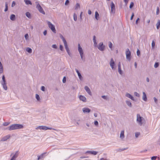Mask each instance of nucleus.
<instances>
[{
    "mask_svg": "<svg viewBox=\"0 0 160 160\" xmlns=\"http://www.w3.org/2000/svg\"><path fill=\"white\" fill-rule=\"evenodd\" d=\"M23 127V126L21 124H14L8 127V128L9 130L11 131L15 129L22 128Z\"/></svg>",
    "mask_w": 160,
    "mask_h": 160,
    "instance_id": "obj_1",
    "label": "nucleus"
},
{
    "mask_svg": "<svg viewBox=\"0 0 160 160\" xmlns=\"http://www.w3.org/2000/svg\"><path fill=\"white\" fill-rule=\"evenodd\" d=\"M35 3L36 4V8L38 9L39 12L43 14H45V12L43 11L42 8L39 4L38 2H36Z\"/></svg>",
    "mask_w": 160,
    "mask_h": 160,
    "instance_id": "obj_2",
    "label": "nucleus"
},
{
    "mask_svg": "<svg viewBox=\"0 0 160 160\" xmlns=\"http://www.w3.org/2000/svg\"><path fill=\"white\" fill-rule=\"evenodd\" d=\"M142 119L143 118L141 117L139 114H137V121L139 125L141 126L142 124Z\"/></svg>",
    "mask_w": 160,
    "mask_h": 160,
    "instance_id": "obj_3",
    "label": "nucleus"
},
{
    "mask_svg": "<svg viewBox=\"0 0 160 160\" xmlns=\"http://www.w3.org/2000/svg\"><path fill=\"white\" fill-rule=\"evenodd\" d=\"M48 27L50 28L52 31L54 33H56V31L55 29L54 26L49 21H48L47 22Z\"/></svg>",
    "mask_w": 160,
    "mask_h": 160,
    "instance_id": "obj_4",
    "label": "nucleus"
},
{
    "mask_svg": "<svg viewBox=\"0 0 160 160\" xmlns=\"http://www.w3.org/2000/svg\"><path fill=\"white\" fill-rule=\"evenodd\" d=\"M78 50L79 52L81 59H83V52L82 48L81 47L80 44H78Z\"/></svg>",
    "mask_w": 160,
    "mask_h": 160,
    "instance_id": "obj_5",
    "label": "nucleus"
},
{
    "mask_svg": "<svg viewBox=\"0 0 160 160\" xmlns=\"http://www.w3.org/2000/svg\"><path fill=\"white\" fill-rule=\"evenodd\" d=\"M98 48L100 51H102L105 48V46L103 44L102 42H100L98 46Z\"/></svg>",
    "mask_w": 160,
    "mask_h": 160,
    "instance_id": "obj_6",
    "label": "nucleus"
},
{
    "mask_svg": "<svg viewBox=\"0 0 160 160\" xmlns=\"http://www.w3.org/2000/svg\"><path fill=\"white\" fill-rule=\"evenodd\" d=\"M38 128L40 129H41L42 130H48V129H50V130L53 129L54 130H56V131L57 130L55 129L52 128H48L45 126H39L38 127Z\"/></svg>",
    "mask_w": 160,
    "mask_h": 160,
    "instance_id": "obj_7",
    "label": "nucleus"
},
{
    "mask_svg": "<svg viewBox=\"0 0 160 160\" xmlns=\"http://www.w3.org/2000/svg\"><path fill=\"white\" fill-rule=\"evenodd\" d=\"M127 58L128 60L130 59L131 52L128 49H127L126 52Z\"/></svg>",
    "mask_w": 160,
    "mask_h": 160,
    "instance_id": "obj_8",
    "label": "nucleus"
},
{
    "mask_svg": "<svg viewBox=\"0 0 160 160\" xmlns=\"http://www.w3.org/2000/svg\"><path fill=\"white\" fill-rule=\"evenodd\" d=\"M111 12L113 13H115V5L113 2L111 3Z\"/></svg>",
    "mask_w": 160,
    "mask_h": 160,
    "instance_id": "obj_9",
    "label": "nucleus"
},
{
    "mask_svg": "<svg viewBox=\"0 0 160 160\" xmlns=\"http://www.w3.org/2000/svg\"><path fill=\"white\" fill-rule=\"evenodd\" d=\"M10 137V135H8L7 136H6L3 137L1 139L0 141L1 142H3L6 141Z\"/></svg>",
    "mask_w": 160,
    "mask_h": 160,
    "instance_id": "obj_10",
    "label": "nucleus"
},
{
    "mask_svg": "<svg viewBox=\"0 0 160 160\" xmlns=\"http://www.w3.org/2000/svg\"><path fill=\"white\" fill-rule=\"evenodd\" d=\"M64 46H65V48L66 49V50L67 51V52L68 54L69 55V56H71V53H70V51L69 50V48L68 47L67 43L64 44Z\"/></svg>",
    "mask_w": 160,
    "mask_h": 160,
    "instance_id": "obj_11",
    "label": "nucleus"
},
{
    "mask_svg": "<svg viewBox=\"0 0 160 160\" xmlns=\"http://www.w3.org/2000/svg\"><path fill=\"white\" fill-rule=\"evenodd\" d=\"M84 89L87 92L89 95H91V92L88 87L87 86H85L84 87Z\"/></svg>",
    "mask_w": 160,
    "mask_h": 160,
    "instance_id": "obj_12",
    "label": "nucleus"
},
{
    "mask_svg": "<svg viewBox=\"0 0 160 160\" xmlns=\"http://www.w3.org/2000/svg\"><path fill=\"white\" fill-rule=\"evenodd\" d=\"M82 110L84 113H89L91 111V110L88 108H84L82 109Z\"/></svg>",
    "mask_w": 160,
    "mask_h": 160,
    "instance_id": "obj_13",
    "label": "nucleus"
},
{
    "mask_svg": "<svg viewBox=\"0 0 160 160\" xmlns=\"http://www.w3.org/2000/svg\"><path fill=\"white\" fill-rule=\"evenodd\" d=\"M98 153V152L94 151H87L86 153H89L93 155H96Z\"/></svg>",
    "mask_w": 160,
    "mask_h": 160,
    "instance_id": "obj_14",
    "label": "nucleus"
},
{
    "mask_svg": "<svg viewBox=\"0 0 160 160\" xmlns=\"http://www.w3.org/2000/svg\"><path fill=\"white\" fill-rule=\"evenodd\" d=\"M18 151H17L10 160H15L18 156Z\"/></svg>",
    "mask_w": 160,
    "mask_h": 160,
    "instance_id": "obj_15",
    "label": "nucleus"
},
{
    "mask_svg": "<svg viewBox=\"0 0 160 160\" xmlns=\"http://www.w3.org/2000/svg\"><path fill=\"white\" fill-rule=\"evenodd\" d=\"M79 99L84 102H86V98L84 96L81 95L79 96Z\"/></svg>",
    "mask_w": 160,
    "mask_h": 160,
    "instance_id": "obj_16",
    "label": "nucleus"
},
{
    "mask_svg": "<svg viewBox=\"0 0 160 160\" xmlns=\"http://www.w3.org/2000/svg\"><path fill=\"white\" fill-rule=\"evenodd\" d=\"M109 64L110 65L112 69H115V68H114L115 64L114 61H110Z\"/></svg>",
    "mask_w": 160,
    "mask_h": 160,
    "instance_id": "obj_17",
    "label": "nucleus"
},
{
    "mask_svg": "<svg viewBox=\"0 0 160 160\" xmlns=\"http://www.w3.org/2000/svg\"><path fill=\"white\" fill-rule=\"evenodd\" d=\"M76 71L77 72L78 76V77L79 78V79L80 80H82L83 79V78L82 77L81 75V74L79 72V71L77 69H75Z\"/></svg>",
    "mask_w": 160,
    "mask_h": 160,
    "instance_id": "obj_18",
    "label": "nucleus"
},
{
    "mask_svg": "<svg viewBox=\"0 0 160 160\" xmlns=\"http://www.w3.org/2000/svg\"><path fill=\"white\" fill-rule=\"evenodd\" d=\"M126 96L129 98H130L132 100H134L133 97H132L130 94L129 93H127L126 94Z\"/></svg>",
    "mask_w": 160,
    "mask_h": 160,
    "instance_id": "obj_19",
    "label": "nucleus"
},
{
    "mask_svg": "<svg viewBox=\"0 0 160 160\" xmlns=\"http://www.w3.org/2000/svg\"><path fill=\"white\" fill-rule=\"evenodd\" d=\"M1 83L2 86V87H3V89L5 90H7V88H8L7 86L6 85L7 83L4 82V83Z\"/></svg>",
    "mask_w": 160,
    "mask_h": 160,
    "instance_id": "obj_20",
    "label": "nucleus"
},
{
    "mask_svg": "<svg viewBox=\"0 0 160 160\" xmlns=\"http://www.w3.org/2000/svg\"><path fill=\"white\" fill-rule=\"evenodd\" d=\"M60 37L61 39H62V40L63 41V42L64 43V44L67 43V42L65 40V39L62 34H60Z\"/></svg>",
    "mask_w": 160,
    "mask_h": 160,
    "instance_id": "obj_21",
    "label": "nucleus"
},
{
    "mask_svg": "<svg viewBox=\"0 0 160 160\" xmlns=\"http://www.w3.org/2000/svg\"><path fill=\"white\" fill-rule=\"evenodd\" d=\"M142 99L145 101L147 100V96L146 93L144 92H143Z\"/></svg>",
    "mask_w": 160,
    "mask_h": 160,
    "instance_id": "obj_22",
    "label": "nucleus"
},
{
    "mask_svg": "<svg viewBox=\"0 0 160 160\" xmlns=\"http://www.w3.org/2000/svg\"><path fill=\"white\" fill-rule=\"evenodd\" d=\"M124 132L123 130L121 131V133L120 134V138L121 139H123L124 137Z\"/></svg>",
    "mask_w": 160,
    "mask_h": 160,
    "instance_id": "obj_23",
    "label": "nucleus"
},
{
    "mask_svg": "<svg viewBox=\"0 0 160 160\" xmlns=\"http://www.w3.org/2000/svg\"><path fill=\"white\" fill-rule=\"evenodd\" d=\"M15 15L14 14H12L10 17V19L12 21H14L15 19Z\"/></svg>",
    "mask_w": 160,
    "mask_h": 160,
    "instance_id": "obj_24",
    "label": "nucleus"
},
{
    "mask_svg": "<svg viewBox=\"0 0 160 160\" xmlns=\"http://www.w3.org/2000/svg\"><path fill=\"white\" fill-rule=\"evenodd\" d=\"M3 71V66L1 62H0V73H2Z\"/></svg>",
    "mask_w": 160,
    "mask_h": 160,
    "instance_id": "obj_25",
    "label": "nucleus"
},
{
    "mask_svg": "<svg viewBox=\"0 0 160 160\" xmlns=\"http://www.w3.org/2000/svg\"><path fill=\"white\" fill-rule=\"evenodd\" d=\"M96 36L94 35L93 36V42L95 46H96L97 45V42H96Z\"/></svg>",
    "mask_w": 160,
    "mask_h": 160,
    "instance_id": "obj_26",
    "label": "nucleus"
},
{
    "mask_svg": "<svg viewBox=\"0 0 160 160\" xmlns=\"http://www.w3.org/2000/svg\"><path fill=\"white\" fill-rule=\"evenodd\" d=\"M157 26V29H158L160 27V20H158V22L156 24Z\"/></svg>",
    "mask_w": 160,
    "mask_h": 160,
    "instance_id": "obj_27",
    "label": "nucleus"
},
{
    "mask_svg": "<svg viewBox=\"0 0 160 160\" xmlns=\"http://www.w3.org/2000/svg\"><path fill=\"white\" fill-rule=\"evenodd\" d=\"M24 1L25 2V3L27 5H28V4L32 5V3L29 0H24Z\"/></svg>",
    "mask_w": 160,
    "mask_h": 160,
    "instance_id": "obj_28",
    "label": "nucleus"
},
{
    "mask_svg": "<svg viewBox=\"0 0 160 160\" xmlns=\"http://www.w3.org/2000/svg\"><path fill=\"white\" fill-rule=\"evenodd\" d=\"M126 103L130 107H132V103L131 102L129 101H126Z\"/></svg>",
    "mask_w": 160,
    "mask_h": 160,
    "instance_id": "obj_29",
    "label": "nucleus"
},
{
    "mask_svg": "<svg viewBox=\"0 0 160 160\" xmlns=\"http://www.w3.org/2000/svg\"><path fill=\"white\" fill-rule=\"evenodd\" d=\"M118 72L121 75H122L123 73V72L121 70V67H118Z\"/></svg>",
    "mask_w": 160,
    "mask_h": 160,
    "instance_id": "obj_30",
    "label": "nucleus"
},
{
    "mask_svg": "<svg viewBox=\"0 0 160 160\" xmlns=\"http://www.w3.org/2000/svg\"><path fill=\"white\" fill-rule=\"evenodd\" d=\"M45 154V153H42L40 156H38V160H39L40 159L43 158L44 154Z\"/></svg>",
    "mask_w": 160,
    "mask_h": 160,
    "instance_id": "obj_31",
    "label": "nucleus"
},
{
    "mask_svg": "<svg viewBox=\"0 0 160 160\" xmlns=\"http://www.w3.org/2000/svg\"><path fill=\"white\" fill-rule=\"evenodd\" d=\"M2 81H1V83H4L6 82V81L5 79V77L4 75H3L2 77Z\"/></svg>",
    "mask_w": 160,
    "mask_h": 160,
    "instance_id": "obj_32",
    "label": "nucleus"
},
{
    "mask_svg": "<svg viewBox=\"0 0 160 160\" xmlns=\"http://www.w3.org/2000/svg\"><path fill=\"white\" fill-rule=\"evenodd\" d=\"M26 50L29 53H31L32 51V49L29 48H27L26 49Z\"/></svg>",
    "mask_w": 160,
    "mask_h": 160,
    "instance_id": "obj_33",
    "label": "nucleus"
},
{
    "mask_svg": "<svg viewBox=\"0 0 160 160\" xmlns=\"http://www.w3.org/2000/svg\"><path fill=\"white\" fill-rule=\"evenodd\" d=\"M99 16V14L98 13L97 11H96L95 12V18L97 20H98V17Z\"/></svg>",
    "mask_w": 160,
    "mask_h": 160,
    "instance_id": "obj_34",
    "label": "nucleus"
},
{
    "mask_svg": "<svg viewBox=\"0 0 160 160\" xmlns=\"http://www.w3.org/2000/svg\"><path fill=\"white\" fill-rule=\"evenodd\" d=\"M35 98L38 101H40V97L38 94H36Z\"/></svg>",
    "mask_w": 160,
    "mask_h": 160,
    "instance_id": "obj_35",
    "label": "nucleus"
},
{
    "mask_svg": "<svg viewBox=\"0 0 160 160\" xmlns=\"http://www.w3.org/2000/svg\"><path fill=\"white\" fill-rule=\"evenodd\" d=\"M73 18L74 20L75 21H76L77 19V15L75 13H74L73 14Z\"/></svg>",
    "mask_w": 160,
    "mask_h": 160,
    "instance_id": "obj_36",
    "label": "nucleus"
},
{
    "mask_svg": "<svg viewBox=\"0 0 160 160\" xmlns=\"http://www.w3.org/2000/svg\"><path fill=\"white\" fill-rule=\"evenodd\" d=\"M80 8V6L79 3H77L76 5L75 9H78V8Z\"/></svg>",
    "mask_w": 160,
    "mask_h": 160,
    "instance_id": "obj_37",
    "label": "nucleus"
},
{
    "mask_svg": "<svg viewBox=\"0 0 160 160\" xmlns=\"http://www.w3.org/2000/svg\"><path fill=\"white\" fill-rule=\"evenodd\" d=\"M8 10V4L7 2L5 3V8L4 10L5 12H6Z\"/></svg>",
    "mask_w": 160,
    "mask_h": 160,
    "instance_id": "obj_38",
    "label": "nucleus"
},
{
    "mask_svg": "<svg viewBox=\"0 0 160 160\" xmlns=\"http://www.w3.org/2000/svg\"><path fill=\"white\" fill-rule=\"evenodd\" d=\"M140 135V133L139 132H136L135 133V136L136 138H138Z\"/></svg>",
    "mask_w": 160,
    "mask_h": 160,
    "instance_id": "obj_39",
    "label": "nucleus"
},
{
    "mask_svg": "<svg viewBox=\"0 0 160 160\" xmlns=\"http://www.w3.org/2000/svg\"><path fill=\"white\" fill-rule=\"evenodd\" d=\"M134 94L135 96L138 97H140V95L139 93H138L137 92H135L134 93Z\"/></svg>",
    "mask_w": 160,
    "mask_h": 160,
    "instance_id": "obj_40",
    "label": "nucleus"
},
{
    "mask_svg": "<svg viewBox=\"0 0 160 160\" xmlns=\"http://www.w3.org/2000/svg\"><path fill=\"white\" fill-rule=\"evenodd\" d=\"M26 16L28 18H29L31 16L30 13L28 12H27L26 13Z\"/></svg>",
    "mask_w": 160,
    "mask_h": 160,
    "instance_id": "obj_41",
    "label": "nucleus"
},
{
    "mask_svg": "<svg viewBox=\"0 0 160 160\" xmlns=\"http://www.w3.org/2000/svg\"><path fill=\"white\" fill-rule=\"evenodd\" d=\"M159 65V63L158 62H156L154 64V67L155 68L158 67Z\"/></svg>",
    "mask_w": 160,
    "mask_h": 160,
    "instance_id": "obj_42",
    "label": "nucleus"
},
{
    "mask_svg": "<svg viewBox=\"0 0 160 160\" xmlns=\"http://www.w3.org/2000/svg\"><path fill=\"white\" fill-rule=\"evenodd\" d=\"M152 48H154V47L155 46V43L154 41H152Z\"/></svg>",
    "mask_w": 160,
    "mask_h": 160,
    "instance_id": "obj_43",
    "label": "nucleus"
},
{
    "mask_svg": "<svg viewBox=\"0 0 160 160\" xmlns=\"http://www.w3.org/2000/svg\"><path fill=\"white\" fill-rule=\"evenodd\" d=\"M134 5V3L133 2H131L130 3V5L129 6V8H132L133 7Z\"/></svg>",
    "mask_w": 160,
    "mask_h": 160,
    "instance_id": "obj_44",
    "label": "nucleus"
},
{
    "mask_svg": "<svg viewBox=\"0 0 160 160\" xmlns=\"http://www.w3.org/2000/svg\"><path fill=\"white\" fill-rule=\"evenodd\" d=\"M66 77L65 76L62 79V82L63 83H65L66 82Z\"/></svg>",
    "mask_w": 160,
    "mask_h": 160,
    "instance_id": "obj_45",
    "label": "nucleus"
},
{
    "mask_svg": "<svg viewBox=\"0 0 160 160\" xmlns=\"http://www.w3.org/2000/svg\"><path fill=\"white\" fill-rule=\"evenodd\" d=\"M137 55L138 56H139L140 54V51L138 49L137 50Z\"/></svg>",
    "mask_w": 160,
    "mask_h": 160,
    "instance_id": "obj_46",
    "label": "nucleus"
},
{
    "mask_svg": "<svg viewBox=\"0 0 160 160\" xmlns=\"http://www.w3.org/2000/svg\"><path fill=\"white\" fill-rule=\"evenodd\" d=\"M159 8L158 7H157V11H156V14L158 15L159 13Z\"/></svg>",
    "mask_w": 160,
    "mask_h": 160,
    "instance_id": "obj_47",
    "label": "nucleus"
},
{
    "mask_svg": "<svg viewBox=\"0 0 160 160\" xmlns=\"http://www.w3.org/2000/svg\"><path fill=\"white\" fill-rule=\"evenodd\" d=\"M157 158V156H153L151 158L152 160H155Z\"/></svg>",
    "mask_w": 160,
    "mask_h": 160,
    "instance_id": "obj_48",
    "label": "nucleus"
},
{
    "mask_svg": "<svg viewBox=\"0 0 160 160\" xmlns=\"http://www.w3.org/2000/svg\"><path fill=\"white\" fill-rule=\"evenodd\" d=\"M109 45H108L109 47L110 48H112V43H111V42H109Z\"/></svg>",
    "mask_w": 160,
    "mask_h": 160,
    "instance_id": "obj_49",
    "label": "nucleus"
},
{
    "mask_svg": "<svg viewBox=\"0 0 160 160\" xmlns=\"http://www.w3.org/2000/svg\"><path fill=\"white\" fill-rule=\"evenodd\" d=\"M41 90H42V91H44L45 89V87L44 86H42L41 87Z\"/></svg>",
    "mask_w": 160,
    "mask_h": 160,
    "instance_id": "obj_50",
    "label": "nucleus"
},
{
    "mask_svg": "<svg viewBox=\"0 0 160 160\" xmlns=\"http://www.w3.org/2000/svg\"><path fill=\"white\" fill-rule=\"evenodd\" d=\"M9 123L8 122H5L3 123V125L5 126H7L9 124Z\"/></svg>",
    "mask_w": 160,
    "mask_h": 160,
    "instance_id": "obj_51",
    "label": "nucleus"
},
{
    "mask_svg": "<svg viewBox=\"0 0 160 160\" xmlns=\"http://www.w3.org/2000/svg\"><path fill=\"white\" fill-rule=\"evenodd\" d=\"M52 48H57V46L55 44H53L52 45Z\"/></svg>",
    "mask_w": 160,
    "mask_h": 160,
    "instance_id": "obj_52",
    "label": "nucleus"
},
{
    "mask_svg": "<svg viewBox=\"0 0 160 160\" xmlns=\"http://www.w3.org/2000/svg\"><path fill=\"white\" fill-rule=\"evenodd\" d=\"M28 34H25V38L26 39V40H27V38H28Z\"/></svg>",
    "mask_w": 160,
    "mask_h": 160,
    "instance_id": "obj_53",
    "label": "nucleus"
},
{
    "mask_svg": "<svg viewBox=\"0 0 160 160\" xmlns=\"http://www.w3.org/2000/svg\"><path fill=\"white\" fill-rule=\"evenodd\" d=\"M16 4V3L14 1H13L12 2V7H13L14 6H15Z\"/></svg>",
    "mask_w": 160,
    "mask_h": 160,
    "instance_id": "obj_54",
    "label": "nucleus"
},
{
    "mask_svg": "<svg viewBox=\"0 0 160 160\" xmlns=\"http://www.w3.org/2000/svg\"><path fill=\"white\" fill-rule=\"evenodd\" d=\"M94 124L96 126H98V122L97 121H95L94 123Z\"/></svg>",
    "mask_w": 160,
    "mask_h": 160,
    "instance_id": "obj_55",
    "label": "nucleus"
},
{
    "mask_svg": "<svg viewBox=\"0 0 160 160\" xmlns=\"http://www.w3.org/2000/svg\"><path fill=\"white\" fill-rule=\"evenodd\" d=\"M69 3V0H66V2H65V4L66 5H68V4Z\"/></svg>",
    "mask_w": 160,
    "mask_h": 160,
    "instance_id": "obj_56",
    "label": "nucleus"
},
{
    "mask_svg": "<svg viewBox=\"0 0 160 160\" xmlns=\"http://www.w3.org/2000/svg\"><path fill=\"white\" fill-rule=\"evenodd\" d=\"M153 99H154V102H155L157 103V101H158V100L155 97H154L153 98Z\"/></svg>",
    "mask_w": 160,
    "mask_h": 160,
    "instance_id": "obj_57",
    "label": "nucleus"
},
{
    "mask_svg": "<svg viewBox=\"0 0 160 160\" xmlns=\"http://www.w3.org/2000/svg\"><path fill=\"white\" fill-rule=\"evenodd\" d=\"M63 46L62 45H60V49L61 51H62L63 50Z\"/></svg>",
    "mask_w": 160,
    "mask_h": 160,
    "instance_id": "obj_58",
    "label": "nucleus"
},
{
    "mask_svg": "<svg viewBox=\"0 0 160 160\" xmlns=\"http://www.w3.org/2000/svg\"><path fill=\"white\" fill-rule=\"evenodd\" d=\"M82 13H83L82 12H81V13H80V18L81 19V20L82 19Z\"/></svg>",
    "mask_w": 160,
    "mask_h": 160,
    "instance_id": "obj_59",
    "label": "nucleus"
},
{
    "mask_svg": "<svg viewBox=\"0 0 160 160\" xmlns=\"http://www.w3.org/2000/svg\"><path fill=\"white\" fill-rule=\"evenodd\" d=\"M102 98H103L104 99H107V97L106 96L103 95L102 96Z\"/></svg>",
    "mask_w": 160,
    "mask_h": 160,
    "instance_id": "obj_60",
    "label": "nucleus"
},
{
    "mask_svg": "<svg viewBox=\"0 0 160 160\" xmlns=\"http://www.w3.org/2000/svg\"><path fill=\"white\" fill-rule=\"evenodd\" d=\"M44 35L45 36L47 34V31L46 30H45L43 32Z\"/></svg>",
    "mask_w": 160,
    "mask_h": 160,
    "instance_id": "obj_61",
    "label": "nucleus"
},
{
    "mask_svg": "<svg viewBox=\"0 0 160 160\" xmlns=\"http://www.w3.org/2000/svg\"><path fill=\"white\" fill-rule=\"evenodd\" d=\"M116 150L117 152H121L122 151V149L121 148H118V149H117Z\"/></svg>",
    "mask_w": 160,
    "mask_h": 160,
    "instance_id": "obj_62",
    "label": "nucleus"
},
{
    "mask_svg": "<svg viewBox=\"0 0 160 160\" xmlns=\"http://www.w3.org/2000/svg\"><path fill=\"white\" fill-rule=\"evenodd\" d=\"M88 13L89 15H91L92 14V12H91V10H88Z\"/></svg>",
    "mask_w": 160,
    "mask_h": 160,
    "instance_id": "obj_63",
    "label": "nucleus"
},
{
    "mask_svg": "<svg viewBox=\"0 0 160 160\" xmlns=\"http://www.w3.org/2000/svg\"><path fill=\"white\" fill-rule=\"evenodd\" d=\"M134 16V13H132V15L131 16V18H130L131 20H132L133 19V18Z\"/></svg>",
    "mask_w": 160,
    "mask_h": 160,
    "instance_id": "obj_64",
    "label": "nucleus"
}]
</instances>
